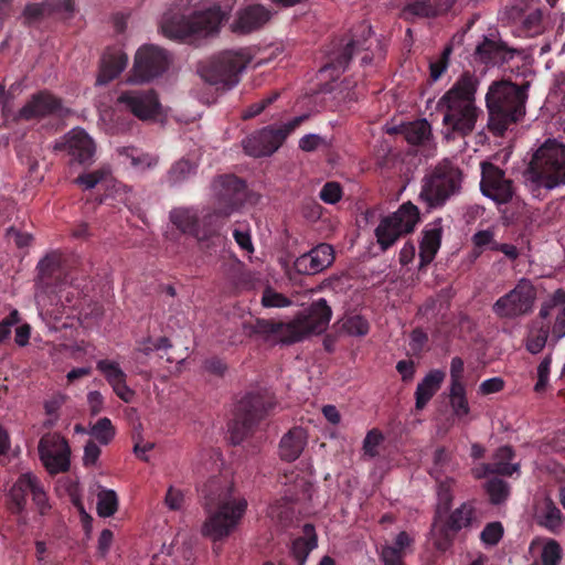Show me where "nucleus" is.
<instances>
[{
    "label": "nucleus",
    "mask_w": 565,
    "mask_h": 565,
    "mask_svg": "<svg viewBox=\"0 0 565 565\" xmlns=\"http://www.w3.org/2000/svg\"><path fill=\"white\" fill-rule=\"evenodd\" d=\"M234 482L223 473L210 477L199 489L200 503L206 518L201 534L213 543L228 537L243 519L247 501L234 495Z\"/></svg>",
    "instance_id": "obj_1"
},
{
    "label": "nucleus",
    "mask_w": 565,
    "mask_h": 565,
    "mask_svg": "<svg viewBox=\"0 0 565 565\" xmlns=\"http://www.w3.org/2000/svg\"><path fill=\"white\" fill-rule=\"evenodd\" d=\"M478 77L463 72L438 99L437 110L443 115V135L447 141L466 138L476 128L482 109L476 105Z\"/></svg>",
    "instance_id": "obj_2"
},
{
    "label": "nucleus",
    "mask_w": 565,
    "mask_h": 565,
    "mask_svg": "<svg viewBox=\"0 0 565 565\" xmlns=\"http://www.w3.org/2000/svg\"><path fill=\"white\" fill-rule=\"evenodd\" d=\"M332 310L324 298L315 300L307 309L288 322L257 318L243 322L247 337L260 335L276 339L284 344H292L312 333L323 332L331 319Z\"/></svg>",
    "instance_id": "obj_3"
},
{
    "label": "nucleus",
    "mask_w": 565,
    "mask_h": 565,
    "mask_svg": "<svg viewBox=\"0 0 565 565\" xmlns=\"http://www.w3.org/2000/svg\"><path fill=\"white\" fill-rule=\"evenodd\" d=\"M529 87L527 82L519 86L505 79L489 86L486 94L488 128L494 136H503L510 126L524 118Z\"/></svg>",
    "instance_id": "obj_4"
},
{
    "label": "nucleus",
    "mask_w": 565,
    "mask_h": 565,
    "mask_svg": "<svg viewBox=\"0 0 565 565\" xmlns=\"http://www.w3.org/2000/svg\"><path fill=\"white\" fill-rule=\"evenodd\" d=\"M523 183L534 199L543 200L550 190L565 184V145L546 140L523 172Z\"/></svg>",
    "instance_id": "obj_5"
},
{
    "label": "nucleus",
    "mask_w": 565,
    "mask_h": 565,
    "mask_svg": "<svg viewBox=\"0 0 565 565\" xmlns=\"http://www.w3.org/2000/svg\"><path fill=\"white\" fill-rule=\"evenodd\" d=\"M565 337V291L557 289L546 299L539 315L530 321L524 337V347L533 355L541 353L548 339L555 345Z\"/></svg>",
    "instance_id": "obj_6"
},
{
    "label": "nucleus",
    "mask_w": 565,
    "mask_h": 565,
    "mask_svg": "<svg viewBox=\"0 0 565 565\" xmlns=\"http://www.w3.org/2000/svg\"><path fill=\"white\" fill-rule=\"evenodd\" d=\"M230 10L213 6L204 11L186 17L180 12H166L161 21V31L171 40L185 41L192 36L216 34L220 26L228 19Z\"/></svg>",
    "instance_id": "obj_7"
},
{
    "label": "nucleus",
    "mask_w": 565,
    "mask_h": 565,
    "mask_svg": "<svg viewBox=\"0 0 565 565\" xmlns=\"http://www.w3.org/2000/svg\"><path fill=\"white\" fill-rule=\"evenodd\" d=\"M276 398L267 390L246 394L236 407L235 417L230 426V439L233 445H241L254 427L276 407Z\"/></svg>",
    "instance_id": "obj_8"
},
{
    "label": "nucleus",
    "mask_w": 565,
    "mask_h": 565,
    "mask_svg": "<svg viewBox=\"0 0 565 565\" xmlns=\"http://www.w3.org/2000/svg\"><path fill=\"white\" fill-rule=\"evenodd\" d=\"M250 61L252 55L245 49L227 50L203 64L199 73L204 82L217 90H227L238 84L242 72Z\"/></svg>",
    "instance_id": "obj_9"
},
{
    "label": "nucleus",
    "mask_w": 565,
    "mask_h": 565,
    "mask_svg": "<svg viewBox=\"0 0 565 565\" xmlns=\"http://www.w3.org/2000/svg\"><path fill=\"white\" fill-rule=\"evenodd\" d=\"M461 181V170L451 161L444 160L425 175L419 196L429 207H440L459 192Z\"/></svg>",
    "instance_id": "obj_10"
},
{
    "label": "nucleus",
    "mask_w": 565,
    "mask_h": 565,
    "mask_svg": "<svg viewBox=\"0 0 565 565\" xmlns=\"http://www.w3.org/2000/svg\"><path fill=\"white\" fill-rule=\"evenodd\" d=\"M308 118L309 115L303 114L281 126L269 125L255 131L243 140L245 153L254 158L271 156Z\"/></svg>",
    "instance_id": "obj_11"
},
{
    "label": "nucleus",
    "mask_w": 565,
    "mask_h": 565,
    "mask_svg": "<svg viewBox=\"0 0 565 565\" xmlns=\"http://www.w3.org/2000/svg\"><path fill=\"white\" fill-rule=\"evenodd\" d=\"M419 222V210L412 202L403 203L398 210L381 218L374 230L376 243L386 252L403 236L414 232Z\"/></svg>",
    "instance_id": "obj_12"
},
{
    "label": "nucleus",
    "mask_w": 565,
    "mask_h": 565,
    "mask_svg": "<svg viewBox=\"0 0 565 565\" xmlns=\"http://www.w3.org/2000/svg\"><path fill=\"white\" fill-rule=\"evenodd\" d=\"M535 299L534 285L530 279L522 278L513 289L495 300L492 311L500 319H516L532 312Z\"/></svg>",
    "instance_id": "obj_13"
},
{
    "label": "nucleus",
    "mask_w": 565,
    "mask_h": 565,
    "mask_svg": "<svg viewBox=\"0 0 565 565\" xmlns=\"http://www.w3.org/2000/svg\"><path fill=\"white\" fill-rule=\"evenodd\" d=\"M476 519V507L473 501H467L460 504L451 513L441 516V520L433 522L431 536L434 544L439 551H446L457 535V533L471 526Z\"/></svg>",
    "instance_id": "obj_14"
},
{
    "label": "nucleus",
    "mask_w": 565,
    "mask_h": 565,
    "mask_svg": "<svg viewBox=\"0 0 565 565\" xmlns=\"http://www.w3.org/2000/svg\"><path fill=\"white\" fill-rule=\"evenodd\" d=\"M213 191L217 213L223 218L236 212L246 200V183L234 174H224L214 179Z\"/></svg>",
    "instance_id": "obj_15"
},
{
    "label": "nucleus",
    "mask_w": 565,
    "mask_h": 565,
    "mask_svg": "<svg viewBox=\"0 0 565 565\" xmlns=\"http://www.w3.org/2000/svg\"><path fill=\"white\" fill-rule=\"evenodd\" d=\"M36 270L35 298L38 303L44 302V296L46 294H56L57 290H64L66 275L63 267V258L60 253L52 252L45 255L39 262Z\"/></svg>",
    "instance_id": "obj_16"
},
{
    "label": "nucleus",
    "mask_w": 565,
    "mask_h": 565,
    "mask_svg": "<svg viewBox=\"0 0 565 565\" xmlns=\"http://www.w3.org/2000/svg\"><path fill=\"white\" fill-rule=\"evenodd\" d=\"M481 193L495 202L497 205L508 204L515 194L514 182L505 175V171L489 161L481 164Z\"/></svg>",
    "instance_id": "obj_17"
},
{
    "label": "nucleus",
    "mask_w": 565,
    "mask_h": 565,
    "mask_svg": "<svg viewBox=\"0 0 565 565\" xmlns=\"http://www.w3.org/2000/svg\"><path fill=\"white\" fill-rule=\"evenodd\" d=\"M168 52L153 44H145L136 53L134 77L138 82H148L162 75L169 67Z\"/></svg>",
    "instance_id": "obj_18"
},
{
    "label": "nucleus",
    "mask_w": 565,
    "mask_h": 565,
    "mask_svg": "<svg viewBox=\"0 0 565 565\" xmlns=\"http://www.w3.org/2000/svg\"><path fill=\"white\" fill-rule=\"evenodd\" d=\"M40 459L51 475L65 472L70 468L71 449L67 440L58 434H46L39 441Z\"/></svg>",
    "instance_id": "obj_19"
},
{
    "label": "nucleus",
    "mask_w": 565,
    "mask_h": 565,
    "mask_svg": "<svg viewBox=\"0 0 565 565\" xmlns=\"http://www.w3.org/2000/svg\"><path fill=\"white\" fill-rule=\"evenodd\" d=\"M116 104L141 120L156 117L160 110L159 98L153 89L122 92Z\"/></svg>",
    "instance_id": "obj_20"
},
{
    "label": "nucleus",
    "mask_w": 565,
    "mask_h": 565,
    "mask_svg": "<svg viewBox=\"0 0 565 565\" xmlns=\"http://www.w3.org/2000/svg\"><path fill=\"white\" fill-rule=\"evenodd\" d=\"M68 110L62 99L47 90L33 94L19 110L17 118L22 120L41 119L49 116L63 117Z\"/></svg>",
    "instance_id": "obj_21"
},
{
    "label": "nucleus",
    "mask_w": 565,
    "mask_h": 565,
    "mask_svg": "<svg viewBox=\"0 0 565 565\" xmlns=\"http://www.w3.org/2000/svg\"><path fill=\"white\" fill-rule=\"evenodd\" d=\"M28 494L32 495L34 503L43 512L47 507L46 493L38 477L30 472L21 475L10 490L14 512H21L24 509Z\"/></svg>",
    "instance_id": "obj_22"
},
{
    "label": "nucleus",
    "mask_w": 565,
    "mask_h": 565,
    "mask_svg": "<svg viewBox=\"0 0 565 565\" xmlns=\"http://www.w3.org/2000/svg\"><path fill=\"white\" fill-rule=\"evenodd\" d=\"M333 262V247L330 244L321 243L308 253L300 255L295 260L294 268L300 275H316L327 269Z\"/></svg>",
    "instance_id": "obj_23"
},
{
    "label": "nucleus",
    "mask_w": 565,
    "mask_h": 565,
    "mask_svg": "<svg viewBox=\"0 0 565 565\" xmlns=\"http://www.w3.org/2000/svg\"><path fill=\"white\" fill-rule=\"evenodd\" d=\"M56 148L66 150L71 160L79 164H90L94 161L95 143L84 129L71 130L65 136V141L57 143Z\"/></svg>",
    "instance_id": "obj_24"
},
{
    "label": "nucleus",
    "mask_w": 565,
    "mask_h": 565,
    "mask_svg": "<svg viewBox=\"0 0 565 565\" xmlns=\"http://www.w3.org/2000/svg\"><path fill=\"white\" fill-rule=\"evenodd\" d=\"M271 15V10L263 4H247L237 11L231 31L235 34H249L262 29Z\"/></svg>",
    "instance_id": "obj_25"
},
{
    "label": "nucleus",
    "mask_w": 565,
    "mask_h": 565,
    "mask_svg": "<svg viewBox=\"0 0 565 565\" xmlns=\"http://www.w3.org/2000/svg\"><path fill=\"white\" fill-rule=\"evenodd\" d=\"M515 54V50L509 47L501 40L495 41L484 38L476 47L475 55L478 61L487 66H500L509 63Z\"/></svg>",
    "instance_id": "obj_26"
},
{
    "label": "nucleus",
    "mask_w": 565,
    "mask_h": 565,
    "mask_svg": "<svg viewBox=\"0 0 565 565\" xmlns=\"http://www.w3.org/2000/svg\"><path fill=\"white\" fill-rule=\"evenodd\" d=\"M456 0H409L402 10L405 20L437 18L450 11Z\"/></svg>",
    "instance_id": "obj_27"
},
{
    "label": "nucleus",
    "mask_w": 565,
    "mask_h": 565,
    "mask_svg": "<svg viewBox=\"0 0 565 565\" xmlns=\"http://www.w3.org/2000/svg\"><path fill=\"white\" fill-rule=\"evenodd\" d=\"M96 369L104 375L114 393L125 403L132 401L135 392L127 385V375L119 364L110 360H99Z\"/></svg>",
    "instance_id": "obj_28"
},
{
    "label": "nucleus",
    "mask_w": 565,
    "mask_h": 565,
    "mask_svg": "<svg viewBox=\"0 0 565 565\" xmlns=\"http://www.w3.org/2000/svg\"><path fill=\"white\" fill-rule=\"evenodd\" d=\"M361 38L354 33L350 41L342 47L339 52L333 53L330 56V62L328 63L329 67H332L337 71H344L349 65L353 54L361 50H369L370 46L366 45L367 38L372 33V29L370 25H361L360 28Z\"/></svg>",
    "instance_id": "obj_29"
},
{
    "label": "nucleus",
    "mask_w": 565,
    "mask_h": 565,
    "mask_svg": "<svg viewBox=\"0 0 565 565\" xmlns=\"http://www.w3.org/2000/svg\"><path fill=\"white\" fill-rule=\"evenodd\" d=\"M443 225L438 218L423 231V238L419 244V268L429 265L441 245Z\"/></svg>",
    "instance_id": "obj_30"
},
{
    "label": "nucleus",
    "mask_w": 565,
    "mask_h": 565,
    "mask_svg": "<svg viewBox=\"0 0 565 565\" xmlns=\"http://www.w3.org/2000/svg\"><path fill=\"white\" fill-rule=\"evenodd\" d=\"M446 379V372L439 369L430 370L417 384L415 391V408L424 409L434 395L440 390Z\"/></svg>",
    "instance_id": "obj_31"
},
{
    "label": "nucleus",
    "mask_w": 565,
    "mask_h": 565,
    "mask_svg": "<svg viewBox=\"0 0 565 565\" xmlns=\"http://www.w3.org/2000/svg\"><path fill=\"white\" fill-rule=\"evenodd\" d=\"M170 221L181 233L191 235L198 241H204L206 233L213 231V228L201 231L200 218L191 209H174L170 213Z\"/></svg>",
    "instance_id": "obj_32"
},
{
    "label": "nucleus",
    "mask_w": 565,
    "mask_h": 565,
    "mask_svg": "<svg viewBox=\"0 0 565 565\" xmlns=\"http://www.w3.org/2000/svg\"><path fill=\"white\" fill-rule=\"evenodd\" d=\"M307 445V434L301 427H294L279 443V456L284 461L292 462L302 454Z\"/></svg>",
    "instance_id": "obj_33"
},
{
    "label": "nucleus",
    "mask_w": 565,
    "mask_h": 565,
    "mask_svg": "<svg viewBox=\"0 0 565 565\" xmlns=\"http://www.w3.org/2000/svg\"><path fill=\"white\" fill-rule=\"evenodd\" d=\"M128 57L121 51H108L104 53L96 83L105 85L115 79L126 67Z\"/></svg>",
    "instance_id": "obj_34"
},
{
    "label": "nucleus",
    "mask_w": 565,
    "mask_h": 565,
    "mask_svg": "<svg viewBox=\"0 0 565 565\" xmlns=\"http://www.w3.org/2000/svg\"><path fill=\"white\" fill-rule=\"evenodd\" d=\"M318 545V539L315 526L312 524L303 525V535L295 539L291 543L290 553L298 563L303 565L307 561L308 555Z\"/></svg>",
    "instance_id": "obj_35"
},
{
    "label": "nucleus",
    "mask_w": 565,
    "mask_h": 565,
    "mask_svg": "<svg viewBox=\"0 0 565 565\" xmlns=\"http://www.w3.org/2000/svg\"><path fill=\"white\" fill-rule=\"evenodd\" d=\"M525 12V1L518 0L509 10V15L515 21H520L523 29L529 34L539 33L542 24V12L540 9L531 10L527 14Z\"/></svg>",
    "instance_id": "obj_36"
},
{
    "label": "nucleus",
    "mask_w": 565,
    "mask_h": 565,
    "mask_svg": "<svg viewBox=\"0 0 565 565\" xmlns=\"http://www.w3.org/2000/svg\"><path fill=\"white\" fill-rule=\"evenodd\" d=\"M437 480V504L433 522H437L438 520H441V516H446L449 513L454 501L455 480L452 478Z\"/></svg>",
    "instance_id": "obj_37"
},
{
    "label": "nucleus",
    "mask_w": 565,
    "mask_h": 565,
    "mask_svg": "<svg viewBox=\"0 0 565 565\" xmlns=\"http://www.w3.org/2000/svg\"><path fill=\"white\" fill-rule=\"evenodd\" d=\"M198 163L188 158L175 161L167 172L166 181L170 186L179 185L196 173Z\"/></svg>",
    "instance_id": "obj_38"
},
{
    "label": "nucleus",
    "mask_w": 565,
    "mask_h": 565,
    "mask_svg": "<svg viewBox=\"0 0 565 565\" xmlns=\"http://www.w3.org/2000/svg\"><path fill=\"white\" fill-rule=\"evenodd\" d=\"M515 454L512 447L502 446L497 449L492 457V469L494 475L510 477L519 470V465H514L513 460Z\"/></svg>",
    "instance_id": "obj_39"
},
{
    "label": "nucleus",
    "mask_w": 565,
    "mask_h": 565,
    "mask_svg": "<svg viewBox=\"0 0 565 565\" xmlns=\"http://www.w3.org/2000/svg\"><path fill=\"white\" fill-rule=\"evenodd\" d=\"M405 140L413 146H424L431 138V127L426 119L415 120L403 126Z\"/></svg>",
    "instance_id": "obj_40"
},
{
    "label": "nucleus",
    "mask_w": 565,
    "mask_h": 565,
    "mask_svg": "<svg viewBox=\"0 0 565 565\" xmlns=\"http://www.w3.org/2000/svg\"><path fill=\"white\" fill-rule=\"evenodd\" d=\"M484 490L489 495V501L493 505H500L504 503L510 497V486L507 481L492 478L484 484Z\"/></svg>",
    "instance_id": "obj_41"
},
{
    "label": "nucleus",
    "mask_w": 565,
    "mask_h": 565,
    "mask_svg": "<svg viewBox=\"0 0 565 565\" xmlns=\"http://www.w3.org/2000/svg\"><path fill=\"white\" fill-rule=\"evenodd\" d=\"M54 11V6L44 1L41 3H28L23 10V19L25 25H31L40 21L45 14H50Z\"/></svg>",
    "instance_id": "obj_42"
},
{
    "label": "nucleus",
    "mask_w": 565,
    "mask_h": 565,
    "mask_svg": "<svg viewBox=\"0 0 565 565\" xmlns=\"http://www.w3.org/2000/svg\"><path fill=\"white\" fill-rule=\"evenodd\" d=\"M562 521L563 514L561 510L552 501L547 502L540 515V525L552 532H555L557 529H559Z\"/></svg>",
    "instance_id": "obj_43"
},
{
    "label": "nucleus",
    "mask_w": 565,
    "mask_h": 565,
    "mask_svg": "<svg viewBox=\"0 0 565 565\" xmlns=\"http://www.w3.org/2000/svg\"><path fill=\"white\" fill-rule=\"evenodd\" d=\"M118 510V497L114 490H103L98 494L97 512L99 516L109 518Z\"/></svg>",
    "instance_id": "obj_44"
},
{
    "label": "nucleus",
    "mask_w": 565,
    "mask_h": 565,
    "mask_svg": "<svg viewBox=\"0 0 565 565\" xmlns=\"http://www.w3.org/2000/svg\"><path fill=\"white\" fill-rule=\"evenodd\" d=\"M120 153L130 159V163L135 168L145 169L152 168L158 164L157 157L140 152L136 148H125Z\"/></svg>",
    "instance_id": "obj_45"
},
{
    "label": "nucleus",
    "mask_w": 565,
    "mask_h": 565,
    "mask_svg": "<svg viewBox=\"0 0 565 565\" xmlns=\"http://www.w3.org/2000/svg\"><path fill=\"white\" fill-rule=\"evenodd\" d=\"M343 330L354 337H364L369 333V321L361 315L349 316L342 323Z\"/></svg>",
    "instance_id": "obj_46"
},
{
    "label": "nucleus",
    "mask_w": 565,
    "mask_h": 565,
    "mask_svg": "<svg viewBox=\"0 0 565 565\" xmlns=\"http://www.w3.org/2000/svg\"><path fill=\"white\" fill-rule=\"evenodd\" d=\"M90 434L100 444L107 445L115 436V428L109 418L103 417L92 427Z\"/></svg>",
    "instance_id": "obj_47"
},
{
    "label": "nucleus",
    "mask_w": 565,
    "mask_h": 565,
    "mask_svg": "<svg viewBox=\"0 0 565 565\" xmlns=\"http://www.w3.org/2000/svg\"><path fill=\"white\" fill-rule=\"evenodd\" d=\"M74 297H75V291L72 288V286H70L67 284V279H66L63 291L57 290L56 294H46L44 296V300L47 299L49 303L51 306L64 308L66 306L73 305ZM42 303L45 305V301Z\"/></svg>",
    "instance_id": "obj_48"
},
{
    "label": "nucleus",
    "mask_w": 565,
    "mask_h": 565,
    "mask_svg": "<svg viewBox=\"0 0 565 565\" xmlns=\"http://www.w3.org/2000/svg\"><path fill=\"white\" fill-rule=\"evenodd\" d=\"M562 558V548L554 539H548L541 553V562L544 565H558Z\"/></svg>",
    "instance_id": "obj_49"
},
{
    "label": "nucleus",
    "mask_w": 565,
    "mask_h": 565,
    "mask_svg": "<svg viewBox=\"0 0 565 565\" xmlns=\"http://www.w3.org/2000/svg\"><path fill=\"white\" fill-rule=\"evenodd\" d=\"M504 529L501 522H490L481 531L480 540L486 545L494 546L501 541Z\"/></svg>",
    "instance_id": "obj_50"
},
{
    "label": "nucleus",
    "mask_w": 565,
    "mask_h": 565,
    "mask_svg": "<svg viewBox=\"0 0 565 565\" xmlns=\"http://www.w3.org/2000/svg\"><path fill=\"white\" fill-rule=\"evenodd\" d=\"M279 97V92H273L262 100L249 105L242 114L244 120L252 119L262 114L269 105H271Z\"/></svg>",
    "instance_id": "obj_51"
},
{
    "label": "nucleus",
    "mask_w": 565,
    "mask_h": 565,
    "mask_svg": "<svg viewBox=\"0 0 565 565\" xmlns=\"http://www.w3.org/2000/svg\"><path fill=\"white\" fill-rule=\"evenodd\" d=\"M224 220L225 218H223L221 214L217 213L216 205L214 206L213 211L207 212L202 216V218H200L201 231L213 228V231L206 233L205 239L214 236L217 233Z\"/></svg>",
    "instance_id": "obj_52"
},
{
    "label": "nucleus",
    "mask_w": 565,
    "mask_h": 565,
    "mask_svg": "<svg viewBox=\"0 0 565 565\" xmlns=\"http://www.w3.org/2000/svg\"><path fill=\"white\" fill-rule=\"evenodd\" d=\"M290 303L291 300L289 298L269 287L263 291L262 305L266 308H284L288 307Z\"/></svg>",
    "instance_id": "obj_53"
},
{
    "label": "nucleus",
    "mask_w": 565,
    "mask_h": 565,
    "mask_svg": "<svg viewBox=\"0 0 565 565\" xmlns=\"http://www.w3.org/2000/svg\"><path fill=\"white\" fill-rule=\"evenodd\" d=\"M342 188L340 183L329 181L321 188L319 198L327 204H335L342 199Z\"/></svg>",
    "instance_id": "obj_54"
},
{
    "label": "nucleus",
    "mask_w": 565,
    "mask_h": 565,
    "mask_svg": "<svg viewBox=\"0 0 565 565\" xmlns=\"http://www.w3.org/2000/svg\"><path fill=\"white\" fill-rule=\"evenodd\" d=\"M409 543H411V539L406 532L398 533L392 545L382 546L381 552H380V558L384 559L385 552L387 550H393L395 552L396 556H398V559L404 561V556H405L404 550H405V547H407L409 545Z\"/></svg>",
    "instance_id": "obj_55"
},
{
    "label": "nucleus",
    "mask_w": 565,
    "mask_h": 565,
    "mask_svg": "<svg viewBox=\"0 0 565 565\" xmlns=\"http://www.w3.org/2000/svg\"><path fill=\"white\" fill-rule=\"evenodd\" d=\"M450 460L451 456L445 447L437 448L434 454V467L430 471V475L436 479H439V476L447 470Z\"/></svg>",
    "instance_id": "obj_56"
},
{
    "label": "nucleus",
    "mask_w": 565,
    "mask_h": 565,
    "mask_svg": "<svg viewBox=\"0 0 565 565\" xmlns=\"http://www.w3.org/2000/svg\"><path fill=\"white\" fill-rule=\"evenodd\" d=\"M552 364V356L547 354L537 366V382L534 386L535 392L540 393L545 391L548 384L550 371Z\"/></svg>",
    "instance_id": "obj_57"
},
{
    "label": "nucleus",
    "mask_w": 565,
    "mask_h": 565,
    "mask_svg": "<svg viewBox=\"0 0 565 565\" xmlns=\"http://www.w3.org/2000/svg\"><path fill=\"white\" fill-rule=\"evenodd\" d=\"M384 437L382 433L377 429L370 430L363 441V450L370 457L377 456V447L383 441Z\"/></svg>",
    "instance_id": "obj_58"
},
{
    "label": "nucleus",
    "mask_w": 565,
    "mask_h": 565,
    "mask_svg": "<svg viewBox=\"0 0 565 565\" xmlns=\"http://www.w3.org/2000/svg\"><path fill=\"white\" fill-rule=\"evenodd\" d=\"M451 52V49L450 47H447L441 57L438 60V61H435V62H431L430 65H429V70H430V78L433 82H436L438 81L441 75L446 72L447 67H448V56Z\"/></svg>",
    "instance_id": "obj_59"
},
{
    "label": "nucleus",
    "mask_w": 565,
    "mask_h": 565,
    "mask_svg": "<svg viewBox=\"0 0 565 565\" xmlns=\"http://www.w3.org/2000/svg\"><path fill=\"white\" fill-rule=\"evenodd\" d=\"M166 505L172 511H179L182 509L184 503V494L180 489H175L174 487H169L166 498Z\"/></svg>",
    "instance_id": "obj_60"
},
{
    "label": "nucleus",
    "mask_w": 565,
    "mask_h": 565,
    "mask_svg": "<svg viewBox=\"0 0 565 565\" xmlns=\"http://www.w3.org/2000/svg\"><path fill=\"white\" fill-rule=\"evenodd\" d=\"M105 175L106 171L100 169L78 175L75 182L77 184L84 185L85 189H93L105 178Z\"/></svg>",
    "instance_id": "obj_61"
},
{
    "label": "nucleus",
    "mask_w": 565,
    "mask_h": 565,
    "mask_svg": "<svg viewBox=\"0 0 565 565\" xmlns=\"http://www.w3.org/2000/svg\"><path fill=\"white\" fill-rule=\"evenodd\" d=\"M6 236L9 239L13 238L14 244L19 248L28 247L31 244L32 239H33L31 234L24 233V232H20V231H18L13 226H11V227H9L7 230Z\"/></svg>",
    "instance_id": "obj_62"
},
{
    "label": "nucleus",
    "mask_w": 565,
    "mask_h": 565,
    "mask_svg": "<svg viewBox=\"0 0 565 565\" xmlns=\"http://www.w3.org/2000/svg\"><path fill=\"white\" fill-rule=\"evenodd\" d=\"M449 403L454 412V415L458 418H462L463 416H467L470 413V406L467 399V395L460 397H451L449 398Z\"/></svg>",
    "instance_id": "obj_63"
},
{
    "label": "nucleus",
    "mask_w": 565,
    "mask_h": 565,
    "mask_svg": "<svg viewBox=\"0 0 565 565\" xmlns=\"http://www.w3.org/2000/svg\"><path fill=\"white\" fill-rule=\"evenodd\" d=\"M114 534L109 529H104L98 537L97 553L100 557H105L111 547Z\"/></svg>",
    "instance_id": "obj_64"
}]
</instances>
